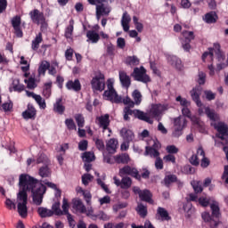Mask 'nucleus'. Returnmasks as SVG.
<instances>
[{
	"mask_svg": "<svg viewBox=\"0 0 228 228\" xmlns=\"http://www.w3.org/2000/svg\"><path fill=\"white\" fill-rule=\"evenodd\" d=\"M126 63L130 67H136V65H140V59L136 55L128 56L126 59Z\"/></svg>",
	"mask_w": 228,
	"mask_h": 228,
	"instance_id": "72a5a7b5",
	"label": "nucleus"
},
{
	"mask_svg": "<svg viewBox=\"0 0 228 228\" xmlns=\"http://www.w3.org/2000/svg\"><path fill=\"white\" fill-rule=\"evenodd\" d=\"M74 118L79 128L85 127V117L83 116V114H76L74 116Z\"/></svg>",
	"mask_w": 228,
	"mask_h": 228,
	"instance_id": "8fccbe9b",
	"label": "nucleus"
},
{
	"mask_svg": "<svg viewBox=\"0 0 228 228\" xmlns=\"http://www.w3.org/2000/svg\"><path fill=\"white\" fill-rule=\"evenodd\" d=\"M184 124H186V119L183 118L182 117H178L175 118V122H174L175 127L183 129Z\"/></svg>",
	"mask_w": 228,
	"mask_h": 228,
	"instance_id": "3c124183",
	"label": "nucleus"
},
{
	"mask_svg": "<svg viewBox=\"0 0 228 228\" xmlns=\"http://www.w3.org/2000/svg\"><path fill=\"white\" fill-rule=\"evenodd\" d=\"M113 79L109 78L107 81V90L103 93V97L106 98L107 101H110V102H114L115 104H120L123 102L125 105L128 106V108H134V102L129 98V96H126L122 100V96H118L115 88H113Z\"/></svg>",
	"mask_w": 228,
	"mask_h": 228,
	"instance_id": "f03ea898",
	"label": "nucleus"
},
{
	"mask_svg": "<svg viewBox=\"0 0 228 228\" xmlns=\"http://www.w3.org/2000/svg\"><path fill=\"white\" fill-rule=\"evenodd\" d=\"M72 33H74V20H69V25L65 29V37L72 39Z\"/></svg>",
	"mask_w": 228,
	"mask_h": 228,
	"instance_id": "79ce46f5",
	"label": "nucleus"
},
{
	"mask_svg": "<svg viewBox=\"0 0 228 228\" xmlns=\"http://www.w3.org/2000/svg\"><path fill=\"white\" fill-rule=\"evenodd\" d=\"M169 108L168 104H153L150 110V115L153 118H156V120H159L163 117V113L168 111Z\"/></svg>",
	"mask_w": 228,
	"mask_h": 228,
	"instance_id": "39448f33",
	"label": "nucleus"
},
{
	"mask_svg": "<svg viewBox=\"0 0 228 228\" xmlns=\"http://www.w3.org/2000/svg\"><path fill=\"white\" fill-rule=\"evenodd\" d=\"M49 61H43L41 62V65L38 68V74L39 76H45V72L49 70Z\"/></svg>",
	"mask_w": 228,
	"mask_h": 228,
	"instance_id": "ea45409f",
	"label": "nucleus"
},
{
	"mask_svg": "<svg viewBox=\"0 0 228 228\" xmlns=\"http://www.w3.org/2000/svg\"><path fill=\"white\" fill-rule=\"evenodd\" d=\"M111 7L104 3L96 4V19L99 20L102 15H110Z\"/></svg>",
	"mask_w": 228,
	"mask_h": 228,
	"instance_id": "9b49d317",
	"label": "nucleus"
},
{
	"mask_svg": "<svg viewBox=\"0 0 228 228\" xmlns=\"http://www.w3.org/2000/svg\"><path fill=\"white\" fill-rule=\"evenodd\" d=\"M37 215H39V216L41 218H49L51 216H53V215H54V212H53V210L45 208V207H39L37 208Z\"/></svg>",
	"mask_w": 228,
	"mask_h": 228,
	"instance_id": "bb28decb",
	"label": "nucleus"
},
{
	"mask_svg": "<svg viewBox=\"0 0 228 228\" xmlns=\"http://www.w3.org/2000/svg\"><path fill=\"white\" fill-rule=\"evenodd\" d=\"M133 191L135 195H139V198L142 202H148V204H154V200H152V193L149 190L142 191L140 187L134 186Z\"/></svg>",
	"mask_w": 228,
	"mask_h": 228,
	"instance_id": "0eeeda50",
	"label": "nucleus"
},
{
	"mask_svg": "<svg viewBox=\"0 0 228 228\" xmlns=\"http://www.w3.org/2000/svg\"><path fill=\"white\" fill-rule=\"evenodd\" d=\"M118 145V141L115 138L110 139L106 143V150L109 154H115L117 152V147Z\"/></svg>",
	"mask_w": 228,
	"mask_h": 228,
	"instance_id": "5701e85b",
	"label": "nucleus"
},
{
	"mask_svg": "<svg viewBox=\"0 0 228 228\" xmlns=\"http://www.w3.org/2000/svg\"><path fill=\"white\" fill-rule=\"evenodd\" d=\"M65 126H67L69 131H77V126H76V123L74 122V119H72V118H66Z\"/></svg>",
	"mask_w": 228,
	"mask_h": 228,
	"instance_id": "09e8293b",
	"label": "nucleus"
},
{
	"mask_svg": "<svg viewBox=\"0 0 228 228\" xmlns=\"http://www.w3.org/2000/svg\"><path fill=\"white\" fill-rule=\"evenodd\" d=\"M96 183L107 193H111V191H110V189L108 188V185H106V183H104V182H102V180L101 178H97Z\"/></svg>",
	"mask_w": 228,
	"mask_h": 228,
	"instance_id": "0e129e2a",
	"label": "nucleus"
},
{
	"mask_svg": "<svg viewBox=\"0 0 228 228\" xmlns=\"http://www.w3.org/2000/svg\"><path fill=\"white\" fill-rule=\"evenodd\" d=\"M129 115H133V110L129 107H125L123 110V118L124 120L127 121L130 120Z\"/></svg>",
	"mask_w": 228,
	"mask_h": 228,
	"instance_id": "4d7b16f0",
	"label": "nucleus"
},
{
	"mask_svg": "<svg viewBox=\"0 0 228 228\" xmlns=\"http://www.w3.org/2000/svg\"><path fill=\"white\" fill-rule=\"evenodd\" d=\"M83 195L87 206H92V193L89 191H86Z\"/></svg>",
	"mask_w": 228,
	"mask_h": 228,
	"instance_id": "680f3d73",
	"label": "nucleus"
},
{
	"mask_svg": "<svg viewBox=\"0 0 228 228\" xmlns=\"http://www.w3.org/2000/svg\"><path fill=\"white\" fill-rule=\"evenodd\" d=\"M86 42L91 44H97L101 40V36L95 30H87L86 32Z\"/></svg>",
	"mask_w": 228,
	"mask_h": 228,
	"instance_id": "6ab92c4d",
	"label": "nucleus"
},
{
	"mask_svg": "<svg viewBox=\"0 0 228 228\" xmlns=\"http://www.w3.org/2000/svg\"><path fill=\"white\" fill-rule=\"evenodd\" d=\"M220 44L216 43L214 44V47L213 48H208V52H205L202 54V61H206V58H209V60L211 61H213V56L214 54H216V60L219 62H222L225 60V55H224V53H222V50L220 49Z\"/></svg>",
	"mask_w": 228,
	"mask_h": 228,
	"instance_id": "7ed1b4c3",
	"label": "nucleus"
},
{
	"mask_svg": "<svg viewBox=\"0 0 228 228\" xmlns=\"http://www.w3.org/2000/svg\"><path fill=\"white\" fill-rule=\"evenodd\" d=\"M198 202L202 206V208H208L211 203V198L200 197L199 198Z\"/></svg>",
	"mask_w": 228,
	"mask_h": 228,
	"instance_id": "5fc2aeb1",
	"label": "nucleus"
},
{
	"mask_svg": "<svg viewBox=\"0 0 228 228\" xmlns=\"http://www.w3.org/2000/svg\"><path fill=\"white\" fill-rule=\"evenodd\" d=\"M166 151L168 154H177V152H179V148H176L175 145H168L167 146Z\"/></svg>",
	"mask_w": 228,
	"mask_h": 228,
	"instance_id": "338daca9",
	"label": "nucleus"
},
{
	"mask_svg": "<svg viewBox=\"0 0 228 228\" xmlns=\"http://www.w3.org/2000/svg\"><path fill=\"white\" fill-rule=\"evenodd\" d=\"M38 175L40 177H49L51 175V168H49V166L47 164L43 165L38 169Z\"/></svg>",
	"mask_w": 228,
	"mask_h": 228,
	"instance_id": "2f4dec72",
	"label": "nucleus"
},
{
	"mask_svg": "<svg viewBox=\"0 0 228 228\" xmlns=\"http://www.w3.org/2000/svg\"><path fill=\"white\" fill-rule=\"evenodd\" d=\"M177 181V175H167L165 177H164V183H165V186H167L168 188V186H170V184H172V183H176Z\"/></svg>",
	"mask_w": 228,
	"mask_h": 228,
	"instance_id": "58836bf2",
	"label": "nucleus"
},
{
	"mask_svg": "<svg viewBox=\"0 0 228 228\" xmlns=\"http://www.w3.org/2000/svg\"><path fill=\"white\" fill-rule=\"evenodd\" d=\"M47 161H48L47 156L44 153H41L37 159L36 163L37 165H40V163H44L45 165H46Z\"/></svg>",
	"mask_w": 228,
	"mask_h": 228,
	"instance_id": "052dcab7",
	"label": "nucleus"
},
{
	"mask_svg": "<svg viewBox=\"0 0 228 228\" xmlns=\"http://www.w3.org/2000/svg\"><path fill=\"white\" fill-rule=\"evenodd\" d=\"M28 15L34 24H41V26H47L44 12L38 11V9H34L33 11H30Z\"/></svg>",
	"mask_w": 228,
	"mask_h": 228,
	"instance_id": "6e6552de",
	"label": "nucleus"
},
{
	"mask_svg": "<svg viewBox=\"0 0 228 228\" xmlns=\"http://www.w3.org/2000/svg\"><path fill=\"white\" fill-rule=\"evenodd\" d=\"M182 35L183 37V40L182 42H191V40H195L193 31L183 30Z\"/></svg>",
	"mask_w": 228,
	"mask_h": 228,
	"instance_id": "c03bdc74",
	"label": "nucleus"
},
{
	"mask_svg": "<svg viewBox=\"0 0 228 228\" xmlns=\"http://www.w3.org/2000/svg\"><path fill=\"white\" fill-rule=\"evenodd\" d=\"M133 115L135 117V118H138L139 120H143V122H147L148 124H152V119H151V117L147 115V113L140 110H134Z\"/></svg>",
	"mask_w": 228,
	"mask_h": 228,
	"instance_id": "f3484780",
	"label": "nucleus"
},
{
	"mask_svg": "<svg viewBox=\"0 0 228 228\" xmlns=\"http://www.w3.org/2000/svg\"><path fill=\"white\" fill-rule=\"evenodd\" d=\"M91 86L95 92H102L106 86L104 74L99 73L98 75H95L91 80Z\"/></svg>",
	"mask_w": 228,
	"mask_h": 228,
	"instance_id": "423d86ee",
	"label": "nucleus"
},
{
	"mask_svg": "<svg viewBox=\"0 0 228 228\" xmlns=\"http://www.w3.org/2000/svg\"><path fill=\"white\" fill-rule=\"evenodd\" d=\"M35 101L38 104V106L41 110H45V108H47V104L45 103V100H44L40 94H37L36 96Z\"/></svg>",
	"mask_w": 228,
	"mask_h": 228,
	"instance_id": "603ef678",
	"label": "nucleus"
},
{
	"mask_svg": "<svg viewBox=\"0 0 228 228\" xmlns=\"http://www.w3.org/2000/svg\"><path fill=\"white\" fill-rule=\"evenodd\" d=\"M119 80L124 88L131 86V77L126 71H119Z\"/></svg>",
	"mask_w": 228,
	"mask_h": 228,
	"instance_id": "aec40b11",
	"label": "nucleus"
},
{
	"mask_svg": "<svg viewBox=\"0 0 228 228\" xmlns=\"http://www.w3.org/2000/svg\"><path fill=\"white\" fill-rule=\"evenodd\" d=\"M53 88V82L45 83L43 88V95L45 97V99H49L51 97L52 90Z\"/></svg>",
	"mask_w": 228,
	"mask_h": 228,
	"instance_id": "e433bc0d",
	"label": "nucleus"
},
{
	"mask_svg": "<svg viewBox=\"0 0 228 228\" xmlns=\"http://www.w3.org/2000/svg\"><path fill=\"white\" fill-rule=\"evenodd\" d=\"M198 83L199 85L206 84V73H204L203 71H200L198 74Z\"/></svg>",
	"mask_w": 228,
	"mask_h": 228,
	"instance_id": "69168bd1",
	"label": "nucleus"
},
{
	"mask_svg": "<svg viewBox=\"0 0 228 228\" xmlns=\"http://www.w3.org/2000/svg\"><path fill=\"white\" fill-rule=\"evenodd\" d=\"M114 159L116 163H118V164L122 163L123 165H127V163H129L131 159L129 158V154L124 153L121 155L115 156Z\"/></svg>",
	"mask_w": 228,
	"mask_h": 228,
	"instance_id": "c756f323",
	"label": "nucleus"
},
{
	"mask_svg": "<svg viewBox=\"0 0 228 228\" xmlns=\"http://www.w3.org/2000/svg\"><path fill=\"white\" fill-rule=\"evenodd\" d=\"M132 77H134V81H139L140 83H151V77L147 75V69L143 66L134 68Z\"/></svg>",
	"mask_w": 228,
	"mask_h": 228,
	"instance_id": "20e7f679",
	"label": "nucleus"
},
{
	"mask_svg": "<svg viewBox=\"0 0 228 228\" xmlns=\"http://www.w3.org/2000/svg\"><path fill=\"white\" fill-rule=\"evenodd\" d=\"M207 101H215L216 99V94L213 93L211 90L204 91Z\"/></svg>",
	"mask_w": 228,
	"mask_h": 228,
	"instance_id": "13d9d810",
	"label": "nucleus"
},
{
	"mask_svg": "<svg viewBox=\"0 0 228 228\" xmlns=\"http://www.w3.org/2000/svg\"><path fill=\"white\" fill-rule=\"evenodd\" d=\"M195 193H202V182L193 180L191 183Z\"/></svg>",
	"mask_w": 228,
	"mask_h": 228,
	"instance_id": "49530a36",
	"label": "nucleus"
},
{
	"mask_svg": "<svg viewBox=\"0 0 228 228\" xmlns=\"http://www.w3.org/2000/svg\"><path fill=\"white\" fill-rule=\"evenodd\" d=\"M133 184V180L129 176H123L121 179V188L122 190H128V188Z\"/></svg>",
	"mask_w": 228,
	"mask_h": 228,
	"instance_id": "a19ab883",
	"label": "nucleus"
},
{
	"mask_svg": "<svg viewBox=\"0 0 228 228\" xmlns=\"http://www.w3.org/2000/svg\"><path fill=\"white\" fill-rule=\"evenodd\" d=\"M82 159L86 163H92V161H95V155L94 154V152L86 151L82 155Z\"/></svg>",
	"mask_w": 228,
	"mask_h": 228,
	"instance_id": "4c0bfd02",
	"label": "nucleus"
},
{
	"mask_svg": "<svg viewBox=\"0 0 228 228\" xmlns=\"http://www.w3.org/2000/svg\"><path fill=\"white\" fill-rule=\"evenodd\" d=\"M132 98L134 99V105L140 106L142 104V93L137 89L132 93Z\"/></svg>",
	"mask_w": 228,
	"mask_h": 228,
	"instance_id": "c9c22d12",
	"label": "nucleus"
},
{
	"mask_svg": "<svg viewBox=\"0 0 228 228\" xmlns=\"http://www.w3.org/2000/svg\"><path fill=\"white\" fill-rule=\"evenodd\" d=\"M20 191L17 194L16 202L18 204V213L21 218L28 216V191L32 193V200L36 206H41L44 202V194L47 188L42 182L28 175L20 176Z\"/></svg>",
	"mask_w": 228,
	"mask_h": 228,
	"instance_id": "f257e3e1",
	"label": "nucleus"
},
{
	"mask_svg": "<svg viewBox=\"0 0 228 228\" xmlns=\"http://www.w3.org/2000/svg\"><path fill=\"white\" fill-rule=\"evenodd\" d=\"M12 86L9 88L10 92H18L20 94V92H24L25 86L24 84H20V80L19 78L12 79Z\"/></svg>",
	"mask_w": 228,
	"mask_h": 228,
	"instance_id": "b1692460",
	"label": "nucleus"
},
{
	"mask_svg": "<svg viewBox=\"0 0 228 228\" xmlns=\"http://www.w3.org/2000/svg\"><path fill=\"white\" fill-rule=\"evenodd\" d=\"M73 209H76L79 213H86V207H85L81 200H73Z\"/></svg>",
	"mask_w": 228,
	"mask_h": 228,
	"instance_id": "cd10ccee",
	"label": "nucleus"
},
{
	"mask_svg": "<svg viewBox=\"0 0 228 228\" xmlns=\"http://www.w3.org/2000/svg\"><path fill=\"white\" fill-rule=\"evenodd\" d=\"M135 211L138 213L141 218H145V216H147V206H144L142 203H137Z\"/></svg>",
	"mask_w": 228,
	"mask_h": 228,
	"instance_id": "473e14b6",
	"label": "nucleus"
},
{
	"mask_svg": "<svg viewBox=\"0 0 228 228\" xmlns=\"http://www.w3.org/2000/svg\"><path fill=\"white\" fill-rule=\"evenodd\" d=\"M97 219L102 220L103 222H108L110 220V216H108L104 211H100L96 214Z\"/></svg>",
	"mask_w": 228,
	"mask_h": 228,
	"instance_id": "e2e57ef3",
	"label": "nucleus"
},
{
	"mask_svg": "<svg viewBox=\"0 0 228 228\" xmlns=\"http://www.w3.org/2000/svg\"><path fill=\"white\" fill-rule=\"evenodd\" d=\"M60 206H61L60 201L55 202L52 205V211L53 215H56V216H63V211L61 210Z\"/></svg>",
	"mask_w": 228,
	"mask_h": 228,
	"instance_id": "a18cd8bd",
	"label": "nucleus"
},
{
	"mask_svg": "<svg viewBox=\"0 0 228 228\" xmlns=\"http://www.w3.org/2000/svg\"><path fill=\"white\" fill-rule=\"evenodd\" d=\"M96 120H98L99 127L103 129V131L109 130V133H111V129H110V114L100 116L96 118Z\"/></svg>",
	"mask_w": 228,
	"mask_h": 228,
	"instance_id": "f8f14e48",
	"label": "nucleus"
},
{
	"mask_svg": "<svg viewBox=\"0 0 228 228\" xmlns=\"http://www.w3.org/2000/svg\"><path fill=\"white\" fill-rule=\"evenodd\" d=\"M167 61L168 63L172 65V67H175L177 70H181V69H183V61H181V59H179L177 56H169Z\"/></svg>",
	"mask_w": 228,
	"mask_h": 228,
	"instance_id": "a878e982",
	"label": "nucleus"
},
{
	"mask_svg": "<svg viewBox=\"0 0 228 228\" xmlns=\"http://www.w3.org/2000/svg\"><path fill=\"white\" fill-rule=\"evenodd\" d=\"M210 209L212 211V216L214 218H220V207L218 205V202L213 200L212 203H210Z\"/></svg>",
	"mask_w": 228,
	"mask_h": 228,
	"instance_id": "7c9ffc66",
	"label": "nucleus"
},
{
	"mask_svg": "<svg viewBox=\"0 0 228 228\" xmlns=\"http://www.w3.org/2000/svg\"><path fill=\"white\" fill-rule=\"evenodd\" d=\"M94 179V175H90V174H84L82 175V183L85 186H88V184H90V183H92Z\"/></svg>",
	"mask_w": 228,
	"mask_h": 228,
	"instance_id": "864d4df0",
	"label": "nucleus"
},
{
	"mask_svg": "<svg viewBox=\"0 0 228 228\" xmlns=\"http://www.w3.org/2000/svg\"><path fill=\"white\" fill-rule=\"evenodd\" d=\"M20 65H26V66L21 67L22 72H28V70H29V64H28V61H26L24 56L20 57Z\"/></svg>",
	"mask_w": 228,
	"mask_h": 228,
	"instance_id": "bf43d9fd",
	"label": "nucleus"
},
{
	"mask_svg": "<svg viewBox=\"0 0 228 228\" xmlns=\"http://www.w3.org/2000/svg\"><path fill=\"white\" fill-rule=\"evenodd\" d=\"M144 156H151V158H159V151L152 147L146 146Z\"/></svg>",
	"mask_w": 228,
	"mask_h": 228,
	"instance_id": "f704fd0d",
	"label": "nucleus"
},
{
	"mask_svg": "<svg viewBox=\"0 0 228 228\" xmlns=\"http://www.w3.org/2000/svg\"><path fill=\"white\" fill-rule=\"evenodd\" d=\"M119 133L124 142H133V140H134V133H133L130 129L124 127Z\"/></svg>",
	"mask_w": 228,
	"mask_h": 228,
	"instance_id": "412c9836",
	"label": "nucleus"
},
{
	"mask_svg": "<svg viewBox=\"0 0 228 228\" xmlns=\"http://www.w3.org/2000/svg\"><path fill=\"white\" fill-rule=\"evenodd\" d=\"M24 83L27 84V88L29 90H35V88H37V80L33 77H30L28 79H25Z\"/></svg>",
	"mask_w": 228,
	"mask_h": 228,
	"instance_id": "de8ad7c7",
	"label": "nucleus"
},
{
	"mask_svg": "<svg viewBox=\"0 0 228 228\" xmlns=\"http://www.w3.org/2000/svg\"><path fill=\"white\" fill-rule=\"evenodd\" d=\"M204 20L207 22V24H213L216 22V13L214 12L207 13L205 15Z\"/></svg>",
	"mask_w": 228,
	"mask_h": 228,
	"instance_id": "37998d69",
	"label": "nucleus"
},
{
	"mask_svg": "<svg viewBox=\"0 0 228 228\" xmlns=\"http://www.w3.org/2000/svg\"><path fill=\"white\" fill-rule=\"evenodd\" d=\"M183 209L184 213H187L188 216L191 215V210L193 209V206L191 205V202L187 201L183 204Z\"/></svg>",
	"mask_w": 228,
	"mask_h": 228,
	"instance_id": "6e6d98bb",
	"label": "nucleus"
},
{
	"mask_svg": "<svg viewBox=\"0 0 228 228\" xmlns=\"http://www.w3.org/2000/svg\"><path fill=\"white\" fill-rule=\"evenodd\" d=\"M21 22H22V20L19 15L14 16L11 20L12 26L14 29V33L16 37H18V38H22L23 37L22 30L20 29Z\"/></svg>",
	"mask_w": 228,
	"mask_h": 228,
	"instance_id": "9d476101",
	"label": "nucleus"
},
{
	"mask_svg": "<svg viewBox=\"0 0 228 228\" xmlns=\"http://www.w3.org/2000/svg\"><path fill=\"white\" fill-rule=\"evenodd\" d=\"M53 111L59 115L65 113V106L63 105V98H57L53 103Z\"/></svg>",
	"mask_w": 228,
	"mask_h": 228,
	"instance_id": "4be33fe9",
	"label": "nucleus"
},
{
	"mask_svg": "<svg viewBox=\"0 0 228 228\" xmlns=\"http://www.w3.org/2000/svg\"><path fill=\"white\" fill-rule=\"evenodd\" d=\"M205 114L211 120V124H216L220 120V116L215 110L209 109V107L205 108Z\"/></svg>",
	"mask_w": 228,
	"mask_h": 228,
	"instance_id": "dca6fc26",
	"label": "nucleus"
},
{
	"mask_svg": "<svg viewBox=\"0 0 228 228\" xmlns=\"http://www.w3.org/2000/svg\"><path fill=\"white\" fill-rule=\"evenodd\" d=\"M44 38H42V32H39L35 39L32 40L31 49L33 51H37V49L40 47V44H42Z\"/></svg>",
	"mask_w": 228,
	"mask_h": 228,
	"instance_id": "c85d7f7f",
	"label": "nucleus"
},
{
	"mask_svg": "<svg viewBox=\"0 0 228 228\" xmlns=\"http://www.w3.org/2000/svg\"><path fill=\"white\" fill-rule=\"evenodd\" d=\"M119 175L120 177H124V175H131L134 177L138 181L142 179V176L138 173V169L134 167H131V166H125L124 167L119 169Z\"/></svg>",
	"mask_w": 228,
	"mask_h": 228,
	"instance_id": "1a4fd4ad",
	"label": "nucleus"
},
{
	"mask_svg": "<svg viewBox=\"0 0 228 228\" xmlns=\"http://www.w3.org/2000/svg\"><path fill=\"white\" fill-rule=\"evenodd\" d=\"M221 179L223 181H224L225 184H228V166H224V170Z\"/></svg>",
	"mask_w": 228,
	"mask_h": 228,
	"instance_id": "774afa93",
	"label": "nucleus"
},
{
	"mask_svg": "<svg viewBox=\"0 0 228 228\" xmlns=\"http://www.w3.org/2000/svg\"><path fill=\"white\" fill-rule=\"evenodd\" d=\"M66 88L73 90V92H79L81 90V82H79V79L69 80L66 84Z\"/></svg>",
	"mask_w": 228,
	"mask_h": 228,
	"instance_id": "393cba45",
	"label": "nucleus"
},
{
	"mask_svg": "<svg viewBox=\"0 0 228 228\" xmlns=\"http://www.w3.org/2000/svg\"><path fill=\"white\" fill-rule=\"evenodd\" d=\"M201 218L202 220H204V222L209 224L211 228L218 227V220L214 219L213 216H211V214H209V212H203L201 214Z\"/></svg>",
	"mask_w": 228,
	"mask_h": 228,
	"instance_id": "2eb2a0df",
	"label": "nucleus"
},
{
	"mask_svg": "<svg viewBox=\"0 0 228 228\" xmlns=\"http://www.w3.org/2000/svg\"><path fill=\"white\" fill-rule=\"evenodd\" d=\"M156 218H158V220H161L162 222H168V220H171L172 217H170L168 211L165 209V208L159 207L157 208Z\"/></svg>",
	"mask_w": 228,
	"mask_h": 228,
	"instance_id": "4468645a",
	"label": "nucleus"
},
{
	"mask_svg": "<svg viewBox=\"0 0 228 228\" xmlns=\"http://www.w3.org/2000/svg\"><path fill=\"white\" fill-rule=\"evenodd\" d=\"M22 117L25 118V120L35 118V117H37V110L32 104H28V109L22 112Z\"/></svg>",
	"mask_w": 228,
	"mask_h": 228,
	"instance_id": "a211bd4d",
	"label": "nucleus"
},
{
	"mask_svg": "<svg viewBox=\"0 0 228 228\" xmlns=\"http://www.w3.org/2000/svg\"><path fill=\"white\" fill-rule=\"evenodd\" d=\"M200 94H202V88L200 86L194 87L191 91V97L199 108H201L202 106V102L200 101Z\"/></svg>",
	"mask_w": 228,
	"mask_h": 228,
	"instance_id": "ddd939ff",
	"label": "nucleus"
}]
</instances>
